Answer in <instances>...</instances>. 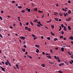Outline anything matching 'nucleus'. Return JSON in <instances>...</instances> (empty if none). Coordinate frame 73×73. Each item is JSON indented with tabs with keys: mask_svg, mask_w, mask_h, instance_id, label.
Returning a JSON list of instances; mask_svg holds the SVG:
<instances>
[{
	"mask_svg": "<svg viewBox=\"0 0 73 73\" xmlns=\"http://www.w3.org/2000/svg\"><path fill=\"white\" fill-rule=\"evenodd\" d=\"M72 19V18L71 17H70L68 18V19H66V21H70V20Z\"/></svg>",
	"mask_w": 73,
	"mask_h": 73,
	"instance_id": "obj_1",
	"label": "nucleus"
},
{
	"mask_svg": "<svg viewBox=\"0 0 73 73\" xmlns=\"http://www.w3.org/2000/svg\"><path fill=\"white\" fill-rule=\"evenodd\" d=\"M27 11L29 12H31V9H29L28 8H26Z\"/></svg>",
	"mask_w": 73,
	"mask_h": 73,
	"instance_id": "obj_2",
	"label": "nucleus"
},
{
	"mask_svg": "<svg viewBox=\"0 0 73 73\" xmlns=\"http://www.w3.org/2000/svg\"><path fill=\"white\" fill-rule=\"evenodd\" d=\"M0 68H1L2 70L3 71V72H5V68H3L2 67L0 66Z\"/></svg>",
	"mask_w": 73,
	"mask_h": 73,
	"instance_id": "obj_3",
	"label": "nucleus"
},
{
	"mask_svg": "<svg viewBox=\"0 0 73 73\" xmlns=\"http://www.w3.org/2000/svg\"><path fill=\"white\" fill-rule=\"evenodd\" d=\"M19 37L22 40H24V39H25V37H24V36H22V37Z\"/></svg>",
	"mask_w": 73,
	"mask_h": 73,
	"instance_id": "obj_4",
	"label": "nucleus"
},
{
	"mask_svg": "<svg viewBox=\"0 0 73 73\" xmlns=\"http://www.w3.org/2000/svg\"><path fill=\"white\" fill-rule=\"evenodd\" d=\"M57 61H58V62H60V61H61V60H60V58H59V57H57Z\"/></svg>",
	"mask_w": 73,
	"mask_h": 73,
	"instance_id": "obj_5",
	"label": "nucleus"
},
{
	"mask_svg": "<svg viewBox=\"0 0 73 73\" xmlns=\"http://www.w3.org/2000/svg\"><path fill=\"white\" fill-rule=\"evenodd\" d=\"M64 65V63H62L59 64V66H62V65Z\"/></svg>",
	"mask_w": 73,
	"mask_h": 73,
	"instance_id": "obj_6",
	"label": "nucleus"
},
{
	"mask_svg": "<svg viewBox=\"0 0 73 73\" xmlns=\"http://www.w3.org/2000/svg\"><path fill=\"white\" fill-rule=\"evenodd\" d=\"M41 66L43 67V68H44L45 66V64H41Z\"/></svg>",
	"mask_w": 73,
	"mask_h": 73,
	"instance_id": "obj_7",
	"label": "nucleus"
},
{
	"mask_svg": "<svg viewBox=\"0 0 73 73\" xmlns=\"http://www.w3.org/2000/svg\"><path fill=\"white\" fill-rule=\"evenodd\" d=\"M21 49L24 52H25V50L24 48H21Z\"/></svg>",
	"mask_w": 73,
	"mask_h": 73,
	"instance_id": "obj_8",
	"label": "nucleus"
},
{
	"mask_svg": "<svg viewBox=\"0 0 73 73\" xmlns=\"http://www.w3.org/2000/svg\"><path fill=\"white\" fill-rule=\"evenodd\" d=\"M69 39H70V40H73V37L72 36H71L69 38Z\"/></svg>",
	"mask_w": 73,
	"mask_h": 73,
	"instance_id": "obj_9",
	"label": "nucleus"
},
{
	"mask_svg": "<svg viewBox=\"0 0 73 73\" xmlns=\"http://www.w3.org/2000/svg\"><path fill=\"white\" fill-rule=\"evenodd\" d=\"M64 48L62 47L61 48V50L62 52H64Z\"/></svg>",
	"mask_w": 73,
	"mask_h": 73,
	"instance_id": "obj_10",
	"label": "nucleus"
},
{
	"mask_svg": "<svg viewBox=\"0 0 73 73\" xmlns=\"http://www.w3.org/2000/svg\"><path fill=\"white\" fill-rule=\"evenodd\" d=\"M51 27L52 29H54V26L53 25H51Z\"/></svg>",
	"mask_w": 73,
	"mask_h": 73,
	"instance_id": "obj_11",
	"label": "nucleus"
},
{
	"mask_svg": "<svg viewBox=\"0 0 73 73\" xmlns=\"http://www.w3.org/2000/svg\"><path fill=\"white\" fill-rule=\"evenodd\" d=\"M38 21V20H37V19H35L34 21V23H36V22H37V21Z\"/></svg>",
	"mask_w": 73,
	"mask_h": 73,
	"instance_id": "obj_12",
	"label": "nucleus"
},
{
	"mask_svg": "<svg viewBox=\"0 0 73 73\" xmlns=\"http://www.w3.org/2000/svg\"><path fill=\"white\" fill-rule=\"evenodd\" d=\"M68 30H70V29H71V28H70V27L69 26H68Z\"/></svg>",
	"mask_w": 73,
	"mask_h": 73,
	"instance_id": "obj_13",
	"label": "nucleus"
},
{
	"mask_svg": "<svg viewBox=\"0 0 73 73\" xmlns=\"http://www.w3.org/2000/svg\"><path fill=\"white\" fill-rule=\"evenodd\" d=\"M34 11H37V8H36L34 9Z\"/></svg>",
	"mask_w": 73,
	"mask_h": 73,
	"instance_id": "obj_14",
	"label": "nucleus"
},
{
	"mask_svg": "<svg viewBox=\"0 0 73 73\" xmlns=\"http://www.w3.org/2000/svg\"><path fill=\"white\" fill-rule=\"evenodd\" d=\"M36 53H38V52H39V50H38V49H37L36 50Z\"/></svg>",
	"mask_w": 73,
	"mask_h": 73,
	"instance_id": "obj_15",
	"label": "nucleus"
},
{
	"mask_svg": "<svg viewBox=\"0 0 73 73\" xmlns=\"http://www.w3.org/2000/svg\"><path fill=\"white\" fill-rule=\"evenodd\" d=\"M59 15L60 16H62V14L61 13H59Z\"/></svg>",
	"mask_w": 73,
	"mask_h": 73,
	"instance_id": "obj_16",
	"label": "nucleus"
},
{
	"mask_svg": "<svg viewBox=\"0 0 73 73\" xmlns=\"http://www.w3.org/2000/svg\"><path fill=\"white\" fill-rule=\"evenodd\" d=\"M64 30L65 31H66V27L64 26Z\"/></svg>",
	"mask_w": 73,
	"mask_h": 73,
	"instance_id": "obj_17",
	"label": "nucleus"
},
{
	"mask_svg": "<svg viewBox=\"0 0 73 73\" xmlns=\"http://www.w3.org/2000/svg\"><path fill=\"white\" fill-rule=\"evenodd\" d=\"M30 23L33 26H34V24H33V23L31 21H30Z\"/></svg>",
	"mask_w": 73,
	"mask_h": 73,
	"instance_id": "obj_18",
	"label": "nucleus"
},
{
	"mask_svg": "<svg viewBox=\"0 0 73 73\" xmlns=\"http://www.w3.org/2000/svg\"><path fill=\"white\" fill-rule=\"evenodd\" d=\"M56 40L57 41V40H58V39H57V38H54V41H56Z\"/></svg>",
	"mask_w": 73,
	"mask_h": 73,
	"instance_id": "obj_19",
	"label": "nucleus"
},
{
	"mask_svg": "<svg viewBox=\"0 0 73 73\" xmlns=\"http://www.w3.org/2000/svg\"><path fill=\"white\" fill-rule=\"evenodd\" d=\"M28 31H29V32H30L31 30V28H28Z\"/></svg>",
	"mask_w": 73,
	"mask_h": 73,
	"instance_id": "obj_20",
	"label": "nucleus"
},
{
	"mask_svg": "<svg viewBox=\"0 0 73 73\" xmlns=\"http://www.w3.org/2000/svg\"><path fill=\"white\" fill-rule=\"evenodd\" d=\"M35 46L36 47H37V48H39L40 47V46H39V45H36Z\"/></svg>",
	"mask_w": 73,
	"mask_h": 73,
	"instance_id": "obj_21",
	"label": "nucleus"
},
{
	"mask_svg": "<svg viewBox=\"0 0 73 73\" xmlns=\"http://www.w3.org/2000/svg\"><path fill=\"white\" fill-rule=\"evenodd\" d=\"M50 33H51V35L52 36H55V35H54V34H53V33H52V32H50Z\"/></svg>",
	"mask_w": 73,
	"mask_h": 73,
	"instance_id": "obj_22",
	"label": "nucleus"
},
{
	"mask_svg": "<svg viewBox=\"0 0 73 73\" xmlns=\"http://www.w3.org/2000/svg\"><path fill=\"white\" fill-rule=\"evenodd\" d=\"M47 57H48V58H52L51 57V56H46Z\"/></svg>",
	"mask_w": 73,
	"mask_h": 73,
	"instance_id": "obj_23",
	"label": "nucleus"
},
{
	"mask_svg": "<svg viewBox=\"0 0 73 73\" xmlns=\"http://www.w3.org/2000/svg\"><path fill=\"white\" fill-rule=\"evenodd\" d=\"M18 8L19 9H21V8H22V7H21V6H19L18 7Z\"/></svg>",
	"mask_w": 73,
	"mask_h": 73,
	"instance_id": "obj_24",
	"label": "nucleus"
},
{
	"mask_svg": "<svg viewBox=\"0 0 73 73\" xmlns=\"http://www.w3.org/2000/svg\"><path fill=\"white\" fill-rule=\"evenodd\" d=\"M47 40H50V37H48L47 38Z\"/></svg>",
	"mask_w": 73,
	"mask_h": 73,
	"instance_id": "obj_25",
	"label": "nucleus"
},
{
	"mask_svg": "<svg viewBox=\"0 0 73 73\" xmlns=\"http://www.w3.org/2000/svg\"><path fill=\"white\" fill-rule=\"evenodd\" d=\"M61 33L62 34V35H63L64 34V32L63 31H61Z\"/></svg>",
	"mask_w": 73,
	"mask_h": 73,
	"instance_id": "obj_26",
	"label": "nucleus"
},
{
	"mask_svg": "<svg viewBox=\"0 0 73 73\" xmlns=\"http://www.w3.org/2000/svg\"><path fill=\"white\" fill-rule=\"evenodd\" d=\"M60 38H64L63 37V36H60Z\"/></svg>",
	"mask_w": 73,
	"mask_h": 73,
	"instance_id": "obj_27",
	"label": "nucleus"
},
{
	"mask_svg": "<svg viewBox=\"0 0 73 73\" xmlns=\"http://www.w3.org/2000/svg\"><path fill=\"white\" fill-rule=\"evenodd\" d=\"M25 28L26 30H27V29H28V27H25Z\"/></svg>",
	"mask_w": 73,
	"mask_h": 73,
	"instance_id": "obj_28",
	"label": "nucleus"
},
{
	"mask_svg": "<svg viewBox=\"0 0 73 73\" xmlns=\"http://www.w3.org/2000/svg\"><path fill=\"white\" fill-rule=\"evenodd\" d=\"M71 11L70 10L68 12V14H70V13H71Z\"/></svg>",
	"mask_w": 73,
	"mask_h": 73,
	"instance_id": "obj_29",
	"label": "nucleus"
},
{
	"mask_svg": "<svg viewBox=\"0 0 73 73\" xmlns=\"http://www.w3.org/2000/svg\"><path fill=\"white\" fill-rule=\"evenodd\" d=\"M54 58H55V59H56V60H57V56H56L55 55L54 56Z\"/></svg>",
	"mask_w": 73,
	"mask_h": 73,
	"instance_id": "obj_30",
	"label": "nucleus"
},
{
	"mask_svg": "<svg viewBox=\"0 0 73 73\" xmlns=\"http://www.w3.org/2000/svg\"><path fill=\"white\" fill-rule=\"evenodd\" d=\"M43 11H38V12H40V13H43Z\"/></svg>",
	"mask_w": 73,
	"mask_h": 73,
	"instance_id": "obj_31",
	"label": "nucleus"
},
{
	"mask_svg": "<svg viewBox=\"0 0 73 73\" xmlns=\"http://www.w3.org/2000/svg\"><path fill=\"white\" fill-rule=\"evenodd\" d=\"M61 27L62 28H64V25L63 24H62L61 25Z\"/></svg>",
	"mask_w": 73,
	"mask_h": 73,
	"instance_id": "obj_32",
	"label": "nucleus"
},
{
	"mask_svg": "<svg viewBox=\"0 0 73 73\" xmlns=\"http://www.w3.org/2000/svg\"><path fill=\"white\" fill-rule=\"evenodd\" d=\"M32 7H34L35 6V4L33 3H32Z\"/></svg>",
	"mask_w": 73,
	"mask_h": 73,
	"instance_id": "obj_33",
	"label": "nucleus"
},
{
	"mask_svg": "<svg viewBox=\"0 0 73 73\" xmlns=\"http://www.w3.org/2000/svg\"><path fill=\"white\" fill-rule=\"evenodd\" d=\"M21 12L22 13H24L25 12V10H22L21 11Z\"/></svg>",
	"mask_w": 73,
	"mask_h": 73,
	"instance_id": "obj_34",
	"label": "nucleus"
},
{
	"mask_svg": "<svg viewBox=\"0 0 73 73\" xmlns=\"http://www.w3.org/2000/svg\"><path fill=\"white\" fill-rule=\"evenodd\" d=\"M0 37H1V38H3V36H2V35H1V34H0Z\"/></svg>",
	"mask_w": 73,
	"mask_h": 73,
	"instance_id": "obj_35",
	"label": "nucleus"
},
{
	"mask_svg": "<svg viewBox=\"0 0 73 73\" xmlns=\"http://www.w3.org/2000/svg\"><path fill=\"white\" fill-rule=\"evenodd\" d=\"M68 53L69 55H72V54H70V52H68Z\"/></svg>",
	"mask_w": 73,
	"mask_h": 73,
	"instance_id": "obj_36",
	"label": "nucleus"
},
{
	"mask_svg": "<svg viewBox=\"0 0 73 73\" xmlns=\"http://www.w3.org/2000/svg\"><path fill=\"white\" fill-rule=\"evenodd\" d=\"M32 36L33 37H35V35L34 34H32Z\"/></svg>",
	"mask_w": 73,
	"mask_h": 73,
	"instance_id": "obj_37",
	"label": "nucleus"
},
{
	"mask_svg": "<svg viewBox=\"0 0 73 73\" xmlns=\"http://www.w3.org/2000/svg\"><path fill=\"white\" fill-rule=\"evenodd\" d=\"M6 62L8 64H9V63H9V61L8 60H7Z\"/></svg>",
	"mask_w": 73,
	"mask_h": 73,
	"instance_id": "obj_38",
	"label": "nucleus"
},
{
	"mask_svg": "<svg viewBox=\"0 0 73 73\" xmlns=\"http://www.w3.org/2000/svg\"><path fill=\"white\" fill-rule=\"evenodd\" d=\"M18 18L19 21H21L20 20V17H18Z\"/></svg>",
	"mask_w": 73,
	"mask_h": 73,
	"instance_id": "obj_39",
	"label": "nucleus"
},
{
	"mask_svg": "<svg viewBox=\"0 0 73 73\" xmlns=\"http://www.w3.org/2000/svg\"><path fill=\"white\" fill-rule=\"evenodd\" d=\"M26 25H29V23H28V22H27L26 23Z\"/></svg>",
	"mask_w": 73,
	"mask_h": 73,
	"instance_id": "obj_40",
	"label": "nucleus"
},
{
	"mask_svg": "<svg viewBox=\"0 0 73 73\" xmlns=\"http://www.w3.org/2000/svg\"><path fill=\"white\" fill-rule=\"evenodd\" d=\"M55 19L56 21H58V19L57 18H55Z\"/></svg>",
	"mask_w": 73,
	"mask_h": 73,
	"instance_id": "obj_41",
	"label": "nucleus"
},
{
	"mask_svg": "<svg viewBox=\"0 0 73 73\" xmlns=\"http://www.w3.org/2000/svg\"><path fill=\"white\" fill-rule=\"evenodd\" d=\"M5 64L6 65H8V64L7 63V62H5Z\"/></svg>",
	"mask_w": 73,
	"mask_h": 73,
	"instance_id": "obj_42",
	"label": "nucleus"
},
{
	"mask_svg": "<svg viewBox=\"0 0 73 73\" xmlns=\"http://www.w3.org/2000/svg\"><path fill=\"white\" fill-rule=\"evenodd\" d=\"M37 23H38V24L40 25V24L41 23V22H37Z\"/></svg>",
	"mask_w": 73,
	"mask_h": 73,
	"instance_id": "obj_43",
	"label": "nucleus"
},
{
	"mask_svg": "<svg viewBox=\"0 0 73 73\" xmlns=\"http://www.w3.org/2000/svg\"><path fill=\"white\" fill-rule=\"evenodd\" d=\"M28 57H29V58H31V59H32V58L31 56H29L28 55Z\"/></svg>",
	"mask_w": 73,
	"mask_h": 73,
	"instance_id": "obj_44",
	"label": "nucleus"
},
{
	"mask_svg": "<svg viewBox=\"0 0 73 73\" xmlns=\"http://www.w3.org/2000/svg\"><path fill=\"white\" fill-rule=\"evenodd\" d=\"M70 57H71V58H73V55L72 54V55H71Z\"/></svg>",
	"mask_w": 73,
	"mask_h": 73,
	"instance_id": "obj_45",
	"label": "nucleus"
},
{
	"mask_svg": "<svg viewBox=\"0 0 73 73\" xmlns=\"http://www.w3.org/2000/svg\"><path fill=\"white\" fill-rule=\"evenodd\" d=\"M0 19L1 20H3V18H2V17L1 16H0Z\"/></svg>",
	"mask_w": 73,
	"mask_h": 73,
	"instance_id": "obj_46",
	"label": "nucleus"
},
{
	"mask_svg": "<svg viewBox=\"0 0 73 73\" xmlns=\"http://www.w3.org/2000/svg\"><path fill=\"white\" fill-rule=\"evenodd\" d=\"M37 27H41V26H40V25H37Z\"/></svg>",
	"mask_w": 73,
	"mask_h": 73,
	"instance_id": "obj_47",
	"label": "nucleus"
},
{
	"mask_svg": "<svg viewBox=\"0 0 73 73\" xmlns=\"http://www.w3.org/2000/svg\"><path fill=\"white\" fill-rule=\"evenodd\" d=\"M10 66H11V63H9L8 64Z\"/></svg>",
	"mask_w": 73,
	"mask_h": 73,
	"instance_id": "obj_48",
	"label": "nucleus"
},
{
	"mask_svg": "<svg viewBox=\"0 0 73 73\" xmlns=\"http://www.w3.org/2000/svg\"><path fill=\"white\" fill-rule=\"evenodd\" d=\"M2 63H3V65H4V64H5V63H4V62L3 61L2 62Z\"/></svg>",
	"mask_w": 73,
	"mask_h": 73,
	"instance_id": "obj_49",
	"label": "nucleus"
},
{
	"mask_svg": "<svg viewBox=\"0 0 73 73\" xmlns=\"http://www.w3.org/2000/svg\"><path fill=\"white\" fill-rule=\"evenodd\" d=\"M66 47H70V45H66Z\"/></svg>",
	"mask_w": 73,
	"mask_h": 73,
	"instance_id": "obj_50",
	"label": "nucleus"
},
{
	"mask_svg": "<svg viewBox=\"0 0 73 73\" xmlns=\"http://www.w3.org/2000/svg\"><path fill=\"white\" fill-rule=\"evenodd\" d=\"M64 15L65 17H66V15L64 13Z\"/></svg>",
	"mask_w": 73,
	"mask_h": 73,
	"instance_id": "obj_51",
	"label": "nucleus"
},
{
	"mask_svg": "<svg viewBox=\"0 0 73 73\" xmlns=\"http://www.w3.org/2000/svg\"><path fill=\"white\" fill-rule=\"evenodd\" d=\"M50 52H51V53H53V51H52V49H50Z\"/></svg>",
	"mask_w": 73,
	"mask_h": 73,
	"instance_id": "obj_52",
	"label": "nucleus"
},
{
	"mask_svg": "<svg viewBox=\"0 0 73 73\" xmlns=\"http://www.w3.org/2000/svg\"><path fill=\"white\" fill-rule=\"evenodd\" d=\"M42 54H44V55L45 54V53L44 52H42Z\"/></svg>",
	"mask_w": 73,
	"mask_h": 73,
	"instance_id": "obj_53",
	"label": "nucleus"
},
{
	"mask_svg": "<svg viewBox=\"0 0 73 73\" xmlns=\"http://www.w3.org/2000/svg\"><path fill=\"white\" fill-rule=\"evenodd\" d=\"M24 48H27V46L25 45L24 46Z\"/></svg>",
	"mask_w": 73,
	"mask_h": 73,
	"instance_id": "obj_54",
	"label": "nucleus"
},
{
	"mask_svg": "<svg viewBox=\"0 0 73 73\" xmlns=\"http://www.w3.org/2000/svg\"><path fill=\"white\" fill-rule=\"evenodd\" d=\"M69 62H70V64H72V62L71 61H70Z\"/></svg>",
	"mask_w": 73,
	"mask_h": 73,
	"instance_id": "obj_55",
	"label": "nucleus"
},
{
	"mask_svg": "<svg viewBox=\"0 0 73 73\" xmlns=\"http://www.w3.org/2000/svg\"><path fill=\"white\" fill-rule=\"evenodd\" d=\"M12 2L13 3H15V1H12Z\"/></svg>",
	"mask_w": 73,
	"mask_h": 73,
	"instance_id": "obj_56",
	"label": "nucleus"
},
{
	"mask_svg": "<svg viewBox=\"0 0 73 73\" xmlns=\"http://www.w3.org/2000/svg\"><path fill=\"white\" fill-rule=\"evenodd\" d=\"M41 38L42 39H43L44 38V37L43 36H41Z\"/></svg>",
	"mask_w": 73,
	"mask_h": 73,
	"instance_id": "obj_57",
	"label": "nucleus"
},
{
	"mask_svg": "<svg viewBox=\"0 0 73 73\" xmlns=\"http://www.w3.org/2000/svg\"><path fill=\"white\" fill-rule=\"evenodd\" d=\"M27 54H28V52H26V53H25L26 55H27Z\"/></svg>",
	"mask_w": 73,
	"mask_h": 73,
	"instance_id": "obj_58",
	"label": "nucleus"
},
{
	"mask_svg": "<svg viewBox=\"0 0 73 73\" xmlns=\"http://www.w3.org/2000/svg\"><path fill=\"white\" fill-rule=\"evenodd\" d=\"M68 2L69 3H71V1H68Z\"/></svg>",
	"mask_w": 73,
	"mask_h": 73,
	"instance_id": "obj_59",
	"label": "nucleus"
},
{
	"mask_svg": "<svg viewBox=\"0 0 73 73\" xmlns=\"http://www.w3.org/2000/svg\"><path fill=\"white\" fill-rule=\"evenodd\" d=\"M58 47H57V48H55V49H56V50H58Z\"/></svg>",
	"mask_w": 73,
	"mask_h": 73,
	"instance_id": "obj_60",
	"label": "nucleus"
},
{
	"mask_svg": "<svg viewBox=\"0 0 73 73\" xmlns=\"http://www.w3.org/2000/svg\"><path fill=\"white\" fill-rule=\"evenodd\" d=\"M16 65V67H17L19 66V65H18V64H17Z\"/></svg>",
	"mask_w": 73,
	"mask_h": 73,
	"instance_id": "obj_61",
	"label": "nucleus"
},
{
	"mask_svg": "<svg viewBox=\"0 0 73 73\" xmlns=\"http://www.w3.org/2000/svg\"><path fill=\"white\" fill-rule=\"evenodd\" d=\"M16 68L17 69H19V66L18 67H17Z\"/></svg>",
	"mask_w": 73,
	"mask_h": 73,
	"instance_id": "obj_62",
	"label": "nucleus"
},
{
	"mask_svg": "<svg viewBox=\"0 0 73 73\" xmlns=\"http://www.w3.org/2000/svg\"><path fill=\"white\" fill-rule=\"evenodd\" d=\"M61 19H59V21H61Z\"/></svg>",
	"mask_w": 73,
	"mask_h": 73,
	"instance_id": "obj_63",
	"label": "nucleus"
},
{
	"mask_svg": "<svg viewBox=\"0 0 73 73\" xmlns=\"http://www.w3.org/2000/svg\"><path fill=\"white\" fill-rule=\"evenodd\" d=\"M71 61L72 62V63L73 64V60H71Z\"/></svg>",
	"mask_w": 73,
	"mask_h": 73,
	"instance_id": "obj_64",
	"label": "nucleus"
}]
</instances>
